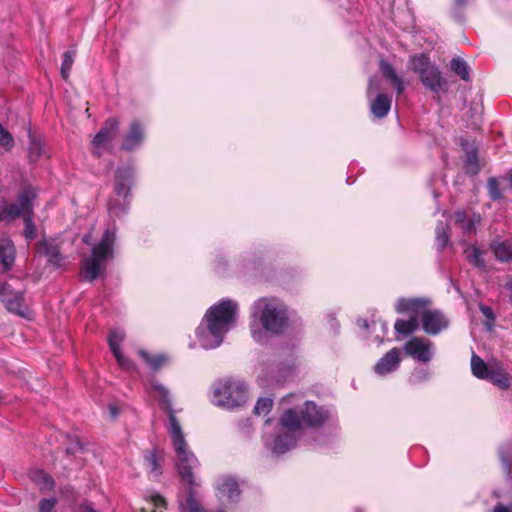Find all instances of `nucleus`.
<instances>
[{"label": "nucleus", "instance_id": "f257e3e1", "mask_svg": "<svg viewBox=\"0 0 512 512\" xmlns=\"http://www.w3.org/2000/svg\"><path fill=\"white\" fill-rule=\"evenodd\" d=\"M292 311L280 298L263 296L256 299L249 308L248 330L252 340L266 346L271 337H280L291 325Z\"/></svg>", "mask_w": 512, "mask_h": 512}, {"label": "nucleus", "instance_id": "f03ea898", "mask_svg": "<svg viewBox=\"0 0 512 512\" xmlns=\"http://www.w3.org/2000/svg\"><path fill=\"white\" fill-rule=\"evenodd\" d=\"M239 304L229 298L222 299L210 306L195 330L196 342L205 350L218 348L226 334L237 324Z\"/></svg>", "mask_w": 512, "mask_h": 512}, {"label": "nucleus", "instance_id": "7ed1b4c3", "mask_svg": "<svg viewBox=\"0 0 512 512\" xmlns=\"http://www.w3.org/2000/svg\"><path fill=\"white\" fill-rule=\"evenodd\" d=\"M155 397L160 406L167 412L169 419L168 431L172 439L173 447L177 458L178 472L183 481L190 486L196 485L193 470L199 466V461L188 449L184 433L172 408L169 390L158 383L152 384Z\"/></svg>", "mask_w": 512, "mask_h": 512}, {"label": "nucleus", "instance_id": "20e7f679", "mask_svg": "<svg viewBox=\"0 0 512 512\" xmlns=\"http://www.w3.org/2000/svg\"><path fill=\"white\" fill-rule=\"evenodd\" d=\"M115 240V230L107 229L100 242L92 248L91 256L82 261L81 273L85 280L92 282L103 273L107 262L113 256Z\"/></svg>", "mask_w": 512, "mask_h": 512}, {"label": "nucleus", "instance_id": "39448f33", "mask_svg": "<svg viewBox=\"0 0 512 512\" xmlns=\"http://www.w3.org/2000/svg\"><path fill=\"white\" fill-rule=\"evenodd\" d=\"M247 398V386L243 381L221 379L212 386L211 401L216 406L233 409L246 403Z\"/></svg>", "mask_w": 512, "mask_h": 512}, {"label": "nucleus", "instance_id": "423d86ee", "mask_svg": "<svg viewBox=\"0 0 512 512\" xmlns=\"http://www.w3.org/2000/svg\"><path fill=\"white\" fill-rule=\"evenodd\" d=\"M282 429L273 439L265 440V446L275 455H282L296 445L295 433L300 429L298 415L293 409L286 410L281 417Z\"/></svg>", "mask_w": 512, "mask_h": 512}, {"label": "nucleus", "instance_id": "0eeeda50", "mask_svg": "<svg viewBox=\"0 0 512 512\" xmlns=\"http://www.w3.org/2000/svg\"><path fill=\"white\" fill-rule=\"evenodd\" d=\"M412 70L419 75L422 84L433 93H439L447 85L439 68L425 54L414 55L410 58Z\"/></svg>", "mask_w": 512, "mask_h": 512}, {"label": "nucleus", "instance_id": "6e6552de", "mask_svg": "<svg viewBox=\"0 0 512 512\" xmlns=\"http://www.w3.org/2000/svg\"><path fill=\"white\" fill-rule=\"evenodd\" d=\"M119 120L115 117L108 118L103 127L98 131L92 140V152L100 157L102 152L108 148L119 130Z\"/></svg>", "mask_w": 512, "mask_h": 512}, {"label": "nucleus", "instance_id": "1a4fd4ad", "mask_svg": "<svg viewBox=\"0 0 512 512\" xmlns=\"http://www.w3.org/2000/svg\"><path fill=\"white\" fill-rule=\"evenodd\" d=\"M36 197V191L32 187H26L18 196L13 204L5 203V219H13L18 216L24 217L26 214L33 215L32 201Z\"/></svg>", "mask_w": 512, "mask_h": 512}, {"label": "nucleus", "instance_id": "9d476101", "mask_svg": "<svg viewBox=\"0 0 512 512\" xmlns=\"http://www.w3.org/2000/svg\"><path fill=\"white\" fill-rule=\"evenodd\" d=\"M420 321L423 330L429 335H437L449 325V320L442 311L430 308L422 312Z\"/></svg>", "mask_w": 512, "mask_h": 512}, {"label": "nucleus", "instance_id": "9b49d317", "mask_svg": "<svg viewBox=\"0 0 512 512\" xmlns=\"http://www.w3.org/2000/svg\"><path fill=\"white\" fill-rule=\"evenodd\" d=\"M217 497L222 502H236L240 496V487L238 481L228 475H223L216 480Z\"/></svg>", "mask_w": 512, "mask_h": 512}, {"label": "nucleus", "instance_id": "f8f14e48", "mask_svg": "<svg viewBox=\"0 0 512 512\" xmlns=\"http://www.w3.org/2000/svg\"><path fill=\"white\" fill-rule=\"evenodd\" d=\"M145 140V126L139 120H133L124 134L121 149L134 151L142 146Z\"/></svg>", "mask_w": 512, "mask_h": 512}, {"label": "nucleus", "instance_id": "ddd939ff", "mask_svg": "<svg viewBox=\"0 0 512 512\" xmlns=\"http://www.w3.org/2000/svg\"><path fill=\"white\" fill-rule=\"evenodd\" d=\"M135 182V169L132 165L119 167L115 172V192L126 199L130 196V190Z\"/></svg>", "mask_w": 512, "mask_h": 512}, {"label": "nucleus", "instance_id": "4468645a", "mask_svg": "<svg viewBox=\"0 0 512 512\" xmlns=\"http://www.w3.org/2000/svg\"><path fill=\"white\" fill-rule=\"evenodd\" d=\"M327 418L328 412L310 401L305 402L300 410V417L298 416L300 425L305 424L310 427L322 425Z\"/></svg>", "mask_w": 512, "mask_h": 512}, {"label": "nucleus", "instance_id": "2eb2a0df", "mask_svg": "<svg viewBox=\"0 0 512 512\" xmlns=\"http://www.w3.org/2000/svg\"><path fill=\"white\" fill-rule=\"evenodd\" d=\"M1 297L10 312L26 317L28 309L24 305L22 292L13 291L9 285H5L1 289Z\"/></svg>", "mask_w": 512, "mask_h": 512}, {"label": "nucleus", "instance_id": "dca6fc26", "mask_svg": "<svg viewBox=\"0 0 512 512\" xmlns=\"http://www.w3.org/2000/svg\"><path fill=\"white\" fill-rule=\"evenodd\" d=\"M430 303L428 298H399L395 303V309L398 313H409L421 318L422 312L429 308Z\"/></svg>", "mask_w": 512, "mask_h": 512}, {"label": "nucleus", "instance_id": "f3484780", "mask_svg": "<svg viewBox=\"0 0 512 512\" xmlns=\"http://www.w3.org/2000/svg\"><path fill=\"white\" fill-rule=\"evenodd\" d=\"M37 252L46 257L48 262L56 267H60L62 256L60 246L55 239H42L36 245Z\"/></svg>", "mask_w": 512, "mask_h": 512}, {"label": "nucleus", "instance_id": "a211bd4d", "mask_svg": "<svg viewBox=\"0 0 512 512\" xmlns=\"http://www.w3.org/2000/svg\"><path fill=\"white\" fill-rule=\"evenodd\" d=\"M455 223L459 225L464 234L471 235L476 232V227L481 223V216L478 213L469 215L464 210H457L454 213Z\"/></svg>", "mask_w": 512, "mask_h": 512}, {"label": "nucleus", "instance_id": "6ab92c4d", "mask_svg": "<svg viewBox=\"0 0 512 512\" xmlns=\"http://www.w3.org/2000/svg\"><path fill=\"white\" fill-rule=\"evenodd\" d=\"M379 69L383 77L395 88L397 94L401 95L406 88V83L403 78L400 77L392 65L385 60L380 61Z\"/></svg>", "mask_w": 512, "mask_h": 512}, {"label": "nucleus", "instance_id": "aec40b11", "mask_svg": "<svg viewBox=\"0 0 512 512\" xmlns=\"http://www.w3.org/2000/svg\"><path fill=\"white\" fill-rule=\"evenodd\" d=\"M15 261V247L8 237L0 238V263L4 270H9Z\"/></svg>", "mask_w": 512, "mask_h": 512}, {"label": "nucleus", "instance_id": "412c9836", "mask_svg": "<svg viewBox=\"0 0 512 512\" xmlns=\"http://www.w3.org/2000/svg\"><path fill=\"white\" fill-rule=\"evenodd\" d=\"M462 147L465 152V170L471 175H476L480 171L477 149L474 144L467 141L462 143Z\"/></svg>", "mask_w": 512, "mask_h": 512}, {"label": "nucleus", "instance_id": "4be33fe9", "mask_svg": "<svg viewBox=\"0 0 512 512\" xmlns=\"http://www.w3.org/2000/svg\"><path fill=\"white\" fill-rule=\"evenodd\" d=\"M400 354H385L375 365L376 374L384 376L394 371L400 364Z\"/></svg>", "mask_w": 512, "mask_h": 512}, {"label": "nucleus", "instance_id": "5701e85b", "mask_svg": "<svg viewBox=\"0 0 512 512\" xmlns=\"http://www.w3.org/2000/svg\"><path fill=\"white\" fill-rule=\"evenodd\" d=\"M391 108V98L384 94L378 93L370 104L371 113L377 118H384Z\"/></svg>", "mask_w": 512, "mask_h": 512}, {"label": "nucleus", "instance_id": "b1692460", "mask_svg": "<svg viewBox=\"0 0 512 512\" xmlns=\"http://www.w3.org/2000/svg\"><path fill=\"white\" fill-rule=\"evenodd\" d=\"M490 248L498 261H512V240L494 241Z\"/></svg>", "mask_w": 512, "mask_h": 512}, {"label": "nucleus", "instance_id": "393cba45", "mask_svg": "<svg viewBox=\"0 0 512 512\" xmlns=\"http://www.w3.org/2000/svg\"><path fill=\"white\" fill-rule=\"evenodd\" d=\"M496 365L487 364L477 354H472L471 358V371L473 375L479 379L487 380L490 376V372Z\"/></svg>", "mask_w": 512, "mask_h": 512}, {"label": "nucleus", "instance_id": "a878e982", "mask_svg": "<svg viewBox=\"0 0 512 512\" xmlns=\"http://www.w3.org/2000/svg\"><path fill=\"white\" fill-rule=\"evenodd\" d=\"M418 326L419 322L415 316H411L408 320L398 319L394 324L397 339H400V336H409L417 330Z\"/></svg>", "mask_w": 512, "mask_h": 512}, {"label": "nucleus", "instance_id": "bb28decb", "mask_svg": "<svg viewBox=\"0 0 512 512\" xmlns=\"http://www.w3.org/2000/svg\"><path fill=\"white\" fill-rule=\"evenodd\" d=\"M487 380L496 385L501 390H507L508 388L512 387V379L504 371V369L498 365L492 369V372H490V376Z\"/></svg>", "mask_w": 512, "mask_h": 512}, {"label": "nucleus", "instance_id": "cd10ccee", "mask_svg": "<svg viewBox=\"0 0 512 512\" xmlns=\"http://www.w3.org/2000/svg\"><path fill=\"white\" fill-rule=\"evenodd\" d=\"M466 258L470 264L480 270L486 269V263L483 258V252L475 245H469L464 251Z\"/></svg>", "mask_w": 512, "mask_h": 512}, {"label": "nucleus", "instance_id": "c85d7f7f", "mask_svg": "<svg viewBox=\"0 0 512 512\" xmlns=\"http://www.w3.org/2000/svg\"><path fill=\"white\" fill-rule=\"evenodd\" d=\"M29 135V146H28V158L31 163L37 162L40 157L44 154L43 144L40 140L36 139L31 131L28 132Z\"/></svg>", "mask_w": 512, "mask_h": 512}, {"label": "nucleus", "instance_id": "c756f323", "mask_svg": "<svg viewBox=\"0 0 512 512\" xmlns=\"http://www.w3.org/2000/svg\"><path fill=\"white\" fill-rule=\"evenodd\" d=\"M30 478L41 490H50L54 487L53 479L42 470L36 469L31 471Z\"/></svg>", "mask_w": 512, "mask_h": 512}, {"label": "nucleus", "instance_id": "7c9ffc66", "mask_svg": "<svg viewBox=\"0 0 512 512\" xmlns=\"http://www.w3.org/2000/svg\"><path fill=\"white\" fill-rule=\"evenodd\" d=\"M141 359L153 370H158L167 363L168 358L165 354H139Z\"/></svg>", "mask_w": 512, "mask_h": 512}, {"label": "nucleus", "instance_id": "2f4dec72", "mask_svg": "<svg viewBox=\"0 0 512 512\" xmlns=\"http://www.w3.org/2000/svg\"><path fill=\"white\" fill-rule=\"evenodd\" d=\"M450 68L451 70L457 74L462 80L468 81L469 80V68L463 59L459 57H455L450 62Z\"/></svg>", "mask_w": 512, "mask_h": 512}, {"label": "nucleus", "instance_id": "473e14b6", "mask_svg": "<svg viewBox=\"0 0 512 512\" xmlns=\"http://www.w3.org/2000/svg\"><path fill=\"white\" fill-rule=\"evenodd\" d=\"M429 350H430V345L425 339L419 338V337H413L410 341H408L406 343L404 352L423 353V352H429Z\"/></svg>", "mask_w": 512, "mask_h": 512}, {"label": "nucleus", "instance_id": "72a5a7b5", "mask_svg": "<svg viewBox=\"0 0 512 512\" xmlns=\"http://www.w3.org/2000/svg\"><path fill=\"white\" fill-rule=\"evenodd\" d=\"M447 230L448 225L443 222H439L436 226V245L438 250L440 251L443 250L449 243V235L447 233Z\"/></svg>", "mask_w": 512, "mask_h": 512}, {"label": "nucleus", "instance_id": "f704fd0d", "mask_svg": "<svg viewBox=\"0 0 512 512\" xmlns=\"http://www.w3.org/2000/svg\"><path fill=\"white\" fill-rule=\"evenodd\" d=\"M76 55V51L74 49L67 50L63 54V61L61 65V75L63 79L67 80L69 77L70 70L74 63V58Z\"/></svg>", "mask_w": 512, "mask_h": 512}, {"label": "nucleus", "instance_id": "c9c22d12", "mask_svg": "<svg viewBox=\"0 0 512 512\" xmlns=\"http://www.w3.org/2000/svg\"><path fill=\"white\" fill-rule=\"evenodd\" d=\"M125 338V334L121 330H111L108 336V343L111 349V352H120L121 343Z\"/></svg>", "mask_w": 512, "mask_h": 512}, {"label": "nucleus", "instance_id": "e433bc0d", "mask_svg": "<svg viewBox=\"0 0 512 512\" xmlns=\"http://www.w3.org/2000/svg\"><path fill=\"white\" fill-rule=\"evenodd\" d=\"M23 220L25 226L23 232L24 237L27 241H32L37 236V227L33 221L32 215H30L29 213L24 215Z\"/></svg>", "mask_w": 512, "mask_h": 512}, {"label": "nucleus", "instance_id": "4c0bfd02", "mask_svg": "<svg viewBox=\"0 0 512 512\" xmlns=\"http://www.w3.org/2000/svg\"><path fill=\"white\" fill-rule=\"evenodd\" d=\"M14 146V139L11 133L0 124V147L5 151H10Z\"/></svg>", "mask_w": 512, "mask_h": 512}, {"label": "nucleus", "instance_id": "58836bf2", "mask_svg": "<svg viewBox=\"0 0 512 512\" xmlns=\"http://www.w3.org/2000/svg\"><path fill=\"white\" fill-rule=\"evenodd\" d=\"M273 406V400L269 397L260 398L255 406L254 413L256 415H267Z\"/></svg>", "mask_w": 512, "mask_h": 512}, {"label": "nucleus", "instance_id": "ea45409f", "mask_svg": "<svg viewBox=\"0 0 512 512\" xmlns=\"http://www.w3.org/2000/svg\"><path fill=\"white\" fill-rule=\"evenodd\" d=\"M500 461L503 466V470L509 479H512V461L509 451L500 449L499 451Z\"/></svg>", "mask_w": 512, "mask_h": 512}, {"label": "nucleus", "instance_id": "a19ab883", "mask_svg": "<svg viewBox=\"0 0 512 512\" xmlns=\"http://www.w3.org/2000/svg\"><path fill=\"white\" fill-rule=\"evenodd\" d=\"M488 194L492 200H499L502 196L499 183L496 178H489L487 181Z\"/></svg>", "mask_w": 512, "mask_h": 512}, {"label": "nucleus", "instance_id": "79ce46f5", "mask_svg": "<svg viewBox=\"0 0 512 512\" xmlns=\"http://www.w3.org/2000/svg\"><path fill=\"white\" fill-rule=\"evenodd\" d=\"M479 309L485 317V325L487 326L488 330H491L495 321V315L492 308L484 304H480Z\"/></svg>", "mask_w": 512, "mask_h": 512}, {"label": "nucleus", "instance_id": "37998d69", "mask_svg": "<svg viewBox=\"0 0 512 512\" xmlns=\"http://www.w3.org/2000/svg\"><path fill=\"white\" fill-rule=\"evenodd\" d=\"M145 461L150 473H153L155 476H158L161 473L157 457L154 453L146 455Z\"/></svg>", "mask_w": 512, "mask_h": 512}, {"label": "nucleus", "instance_id": "c03bdc74", "mask_svg": "<svg viewBox=\"0 0 512 512\" xmlns=\"http://www.w3.org/2000/svg\"><path fill=\"white\" fill-rule=\"evenodd\" d=\"M128 204H116L115 202H111L109 204V213L111 216L120 217L127 213Z\"/></svg>", "mask_w": 512, "mask_h": 512}, {"label": "nucleus", "instance_id": "a18cd8bd", "mask_svg": "<svg viewBox=\"0 0 512 512\" xmlns=\"http://www.w3.org/2000/svg\"><path fill=\"white\" fill-rule=\"evenodd\" d=\"M182 509L187 512H202L200 504L196 501L192 494L188 496L185 504H182Z\"/></svg>", "mask_w": 512, "mask_h": 512}, {"label": "nucleus", "instance_id": "49530a36", "mask_svg": "<svg viewBox=\"0 0 512 512\" xmlns=\"http://www.w3.org/2000/svg\"><path fill=\"white\" fill-rule=\"evenodd\" d=\"M56 498L42 499L39 502V512H55Z\"/></svg>", "mask_w": 512, "mask_h": 512}, {"label": "nucleus", "instance_id": "de8ad7c7", "mask_svg": "<svg viewBox=\"0 0 512 512\" xmlns=\"http://www.w3.org/2000/svg\"><path fill=\"white\" fill-rule=\"evenodd\" d=\"M118 365L126 370L134 369V365L130 360L129 354H114Z\"/></svg>", "mask_w": 512, "mask_h": 512}, {"label": "nucleus", "instance_id": "09e8293b", "mask_svg": "<svg viewBox=\"0 0 512 512\" xmlns=\"http://www.w3.org/2000/svg\"><path fill=\"white\" fill-rule=\"evenodd\" d=\"M151 504L155 507L152 512H162L159 509L165 507V500L160 495H154L151 498ZM140 512H146V509L142 508Z\"/></svg>", "mask_w": 512, "mask_h": 512}, {"label": "nucleus", "instance_id": "8fccbe9b", "mask_svg": "<svg viewBox=\"0 0 512 512\" xmlns=\"http://www.w3.org/2000/svg\"><path fill=\"white\" fill-rule=\"evenodd\" d=\"M380 89V79L377 76H373L369 79L368 83V96H371L372 93L377 92Z\"/></svg>", "mask_w": 512, "mask_h": 512}, {"label": "nucleus", "instance_id": "3c124183", "mask_svg": "<svg viewBox=\"0 0 512 512\" xmlns=\"http://www.w3.org/2000/svg\"><path fill=\"white\" fill-rule=\"evenodd\" d=\"M408 357H411L414 363L423 362L426 363L430 361L431 354H405Z\"/></svg>", "mask_w": 512, "mask_h": 512}, {"label": "nucleus", "instance_id": "603ef678", "mask_svg": "<svg viewBox=\"0 0 512 512\" xmlns=\"http://www.w3.org/2000/svg\"><path fill=\"white\" fill-rule=\"evenodd\" d=\"M226 260L224 259V257H219L217 258V261H216V271L219 273V274H223L225 272V269H226Z\"/></svg>", "mask_w": 512, "mask_h": 512}, {"label": "nucleus", "instance_id": "864d4df0", "mask_svg": "<svg viewBox=\"0 0 512 512\" xmlns=\"http://www.w3.org/2000/svg\"><path fill=\"white\" fill-rule=\"evenodd\" d=\"M327 318H328V321L330 322L332 328H338L339 327V323H338V321L336 319V314L334 312L328 313L327 314Z\"/></svg>", "mask_w": 512, "mask_h": 512}, {"label": "nucleus", "instance_id": "5fc2aeb1", "mask_svg": "<svg viewBox=\"0 0 512 512\" xmlns=\"http://www.w3.org/2000/svg\"><path fill=\"white\" fill-rule=\"evenodd\" d=\"M493 512H511V510L509 507L499 503L494 507Z\"/></svg>", "mask_w": 512, "mask_h": 512}, {"label": "nucleus", "instance_id": "6e6d98bb", "mask_svg": "<svg viewBox=\"0 0 512 512\" xmlns=\"http://www.w3.org/2000/svg\"><path fill=\"white\" fill-rule=\"evenodd\" d=\"M357 325L361 329H365V330H368L371 327V325L369 324V322L366 319H358L357 320Z\"/></svg>", "mask_w": 512, "mask_h": 512}, {"label": "nucleus", "instance_id": "4d7b16f0", "mask_svg": "<svg viewBox=\"0 0 512 512\" xmlns=\"http://www.w3.org/2000/svg\"><path fill=\"white\" fill-rule=\"evenodd\" d=\"M109 412H110L111 418H116L119 413V410L115 405H110Z\"/></svg>", "mask_w": 512, "mask_h": 512}, {"label": "nucleus", "instance_id": "13d9d810", "mask_svg": "<svg viewBox=\"0 0 512 512\" xmlns=\"http://www.w3.org/2000/svg\"><path fill=\"white\" fill-rule=\"evenodd\" d=\"M424 378H425V377H422V376L419 374V372H416V371H415V372L412 374V376H411V380H412V381H414V382L419 381V380H422V379H424Z\"/></svg>", "mask_w": 512, "mask_h": 512}, {"label": "nucleus", "instance_id": "bf43d9fd", "mask_svg": "<svg viewBox=\"0 0 512 512\" xmlns=\"http://www.w3.org/2000/svg\"><path fill=\"white\" fill-rule=\"evenodd\" d=\"M5 203H0V220L5 219Z\"/></svg>", "mask_w": 512, "mask_h": 512}, {"label": "nucleus", "instance_id": "052dcab7", "mask_svg": "<svg viewBox=\"0 0 512 512\" xmlns=\"http://www.w3.org/2000/svg\"><path fill=\"white\" fill-rule=\"evenodd\" d=\"M77 512H96L90 506H81Z\"/></svg>", "mask_w": 512, "mask_h": 512}, {"label": "nucleus", "instance_id": "680f3d73", "mask_svg": "<svg viewBox=\"0 0 512 512\" xmlns=\"http://www.w3.org/2000/svg\"><path fill=\"white\" fill-rule=\"evenodd\" d=\"M454 3L457 5V6H463L466 4V0H454Z\"/></svg>", "mask_w": 512, "mask_h": 512}, {"label": "nucleus", "instance_id": "e2e57ef3", "mask_svg": "<svg viewBox=\"0 0 512 512\" xmlns=\"http://www.w3.org/2000/svg\"><path fill=\"white\" fill-rule=\"evenodd\" d=\"M389 352L394 353V352H398V350L396 348H392Z\"/></svg>", "mask_w": 512, "mask_h": 512}, {"label": "nucleus", "instance_id": "0e129e2a", "mask_svg": "<svg viewBox=\"0 0 512 512\" xmlns=\"http://www.w3.org/2000/svg\"><path fill=\"white\" fill-rule=\"evenodd\" d=\"M511 293H510V299L512 301V286L510 287Z\"/></svg>", "mask_w": 512, "mask_h": 512}, {"label": "nucleus", "instance_id": "69168bd1", "mask_svg": "<svg viewBox=\"0 0 512 512\" xmlns=\"http://www.w3.org/2000/svg\"><path fill=\"white\" fill-rule=\"evenodd\" d=\"M217 512H225V511H223V510H219V511H217Z\"/></svg>", "mask_w": 512, "mask_h": 512}]
</instances>
